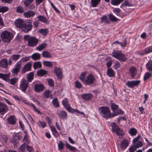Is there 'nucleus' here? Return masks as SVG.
<instances>
[{
    "label": "nucleus",
    "mask_w": 152,
    "mask_h": 152,
    "mask_svg": "<svg viewBox=\"0 0 152 152\" xmlns=\"http://www.w3.org/2000/svg\"><path fill=\"white\" fill-rule=\"evenodd\" d=\"M99 111L101 115L107 119L112 117L111 113L109 107L107 106H102L99 108Z\"/></svg>",
    "instance_id": "f257e3e1"
},
{
    "label": "nucleus",
    "mask_w": 152,
    "mask_h": 152,
    "mask_svg": "<svg viewBox=\"0 0 152 152\" xmlns=\"http://www.w3.org/2000/svg\"><path fill=\"white\" fill-rule=\"evenodd\" d=\"M25 40L28 41L27 45L30 47H33L36 46L38 42V39L35 37L30 35H25L24 37Z\"/></svg>",
    "instance_id": "f03ea898"
},
{
    "label": "nucleus",
    "mask_w": 152,
    "mask_h": 152,
    "mask_svg": "<svg viewBox=\"0 0 152 152\" xmlns=\"http://www.w3.org/2000/svg\"><path fill=\"white\" fill-rule=\"evenodd\" d=\"M0 37L2 41L4 42L7 43H9L13 37L12 34L6 30L1 33Z\"/></svg>",
    "instance_id": "7ed1b4c3"
},
{
    "label": "nucleus",
    "mask_w": 152,
    "mask_h": 152,
    "mask_svg": "<svg viewBox=\"0 0 152 152\" xmlns=\"http://www.w3.org/2000/svg\"><path fill=\"white\" fill-rule=\"evenodd\" d=\"M112 54V56L120 61L125 62L127 60V58L125 56L124 54L120 51L113 50Z\"/></svg>",
    "instance_id": "20e7f679"
},
{
    "label": "nucleus",
    "mask_w": 152,
    "mask_h": 152,
    "mask_svg": "<svg viewBox=\"0 0 152 152\" xmlns=\"http://www.w3.org/2000/svg\"><path fill=\"white\" fill-rule=\"evenodd\" d=\"M29 86V83L26 79L23 78L19 84V89L23 92L26 93Z\"/></svg>",
    "instance_id": "39448f33"
},
{
    "label": "nucleus",
    "mask_w": 152,
    "mask_h": 152,
    "mask_svg": "<svg viewBox=\"0 0 152 152\" xmlns=\"http://www.w3.org/2000/svg\"><path fill=\"white\" fill-rule=\"evenodd\" d=\"M95 80L94 75L92 74H89L86 79L84 84L86 85H91L94 83Z\"/></svg>",
    "instance_id": "423d86ee"
},
{
    "label": "nucleus",
    "mask_w": 152,
    "mask_h": 152,
    "mask_svg": "<svg viewBox=\"0 0 152 152\" xmlns=\"http://www.w3.org/2000/svg\"><path fill=\"white\" fill-rule=\"evenodd\" d=\"M34 0H25L23 2L25 7L27 10H32L35 7V5L32 3Z\"/></svg>",
    "instance_id": "0eeeda50"
},
{
    "label": "nucleus",
    "mask_w": 152,
    "mask_h": 152,
    "mask_svg": "<svg viewBox=\"0 0 152 152\" xmlns=\"http://www.w3.org/2000/svg\"><path fill=\"white\" fill-rule=\"evenodd\" d=\"M32 27L33 26L31 23L27 22L26 23H24L21 28V30L24 33H27L31 30Z\"/></svg>",
    "instance_id": "6e6552de"
},
{
    "label": "nucleus",
    "mask_w": 152,
    "mask_h": 152,
    "mask_svg": "<svg viewBox=\"0 0 152 152\" xmlns=\"http://www.w3.org/2000/svg\"><path fill=\"white\" fill-rule=\"evenodd\" d=\"M112 130L117 135H122V131L118 126L115 123H113L112 125Z\"/></svg>",
    "instance_id": "1a4fd4ad"
},
{
    "label": "nucleus",
    "mask_w": 152,
    "mask_h": 152,
    "mask_svg": "<svg viewBox=\"0 0 152 152\" xmlns=\"http://www.w3.org/2000/svg\"><path fill=\"white\" fill-rule=\"evenodd\" d=\"M140 82V80H133L131 81H128L126 83V85L129 88H132L134 86L139 85Z\"/></svg>",
    "instance_id": "9d476101"
},
{
    "label": "nucleus",
    "mask_w": 152,
    "mask_h": 152,
    "mask_svg": "<svg viewBox=\"0 0 152 152\" xmlns=\"http://www.w3.org/2000/svg\"><path fill=\"white\" fill-rule=\"evenodd\" d=\"M12 71V72L13 75L17 76L21 68V66L19 62H18L15 65Z\"/></svg>",
    "instance_id": "9b49d317"
},
{
    "label": "nucleus",
    "mask_w": 152,
    "mask_h": 152,
    "mask_svg": "<svg viewBox=\"0 0 152 152\" xmlns=\"http://www.w3.org/2000/svg\"><path fill=\"white\" fill-rule=\"evenodd\" d=\"M31 63L29 62L25 64L21 71L22 74H24L26 72L31 70Z\"/></svg>",
    "instance_id": "f8f14e48"
},
{
    "label": "nucleus",
    "mask_w": 152,
    "mask_h": 152,
    "mask_svg": "<svg viewBox=\"0 0 152 152\" xmlns=\"http://www.w3.org/2000/svg\"><path fill=\"white\" fill-rule=\"evenodd\" d=\"M8 109L6 105L0 102V113L1 115L4 114L7 112Z\"/></svg>",
    "instance_id": "ddd939ff"
},
{
    "label": "nucleus",
    "mask_w": 152,
    "mask_h": 152,
    "mask_svg": "<svg viewBox=\"0 0 152 152\" xmlns=\"http://www.w3.org/2000/svg\"><path fill=\"white\" fill-rule=\"evenodd\" d=\"M54 71L58 79H62L63 77L62 72L60 68L55 67Z\"/></svg>",
    "instance_id": "4468645a"
},
{
    "label": "nucleus",
    "mask_w": 152,
    "mask_h": 152,
    "mask_svg": "<svg viewBox=\"0 0 152 152\" xmlns=\"http://www.w3.org/2000/svg\"><path fill=\"white\" fill-rule=\"evenodd\" d=\"M45 87L42 84H35L34 86V89L35 91L39 92L43 91Z\"/></svg>",
    "instance_id": "2eb2a0df"
},
{
    "label": "nucleus",
    "mask_w": 152,
    "mask_h": 152,
    "mask_svg": "<svg viewBox=\"0 0 152 152\" xmlns=\"http://www.w3.org/2000/svg\"><path fill=\"white\" fill-rule=\"evenodd\" d=\"M62 103L64 107L69 112L72 108L70 106L68 99L65 98L62 100Z\"/></svg>",
    "instance_id": "dca6fc26"
},
{
    "label": "nucleus",
    "mask_w": 152,
    "mask_h": 152,
    "mask_svg": "<svg viewBox=\"0 0 152 152\" xmlns=\"http://www.w3.org/2000/svg\"><path fill=\"white\" fill-rule=\"evenodd\" d=\"M0 67L1 68H7L8 67V61L6 58L2 59L0 61Z\"/></svg>",
    "instance_id": "f3484780"
},
{
    "label": "nucleus",
    "mask_w": 152,
    "mask_h": 152,
    "mask_svg": "<svg viewBox=\"0 0 152 152\" xmlns=\"http://www.w3.org/2000/svg\"><path fill=\"white\" fill-rule=\"evenodd\" d=\"M37 18L39 21L43 22L46 24H48L49 23V21L46 18L42 15H39L37 17Z\"/></svg>",
    "instance_id": "a211bd4d"
},
{
    "label": "nucleus",
    "mask_w": 152,
    "mask_h": 152,
    "mask_svg": "<svg viewBox=\"0 0 152 152\" xmlns=\"http://www.w3.org/2000/svg\"><path fill=\"white\" fill-rule=\"evenodd\" d=\"M113 113H111L112 117H113L119 114H123L124 113V111L120 108L115 110L114 111H113Z\"/></svg>",
    "instance_id": "6ab92c4d"
},
{
    "label": "nucleus",
    "mask_w": 152,
    "mask_h": 152,
    "mask_svg": "<svg viewBox=\"0 0 152 152\" xmlns=\"http://www.w3.org/2000/svg\"><path fill=\"white\" fill-rule=\"evenodd\" d=\"M7 120L9 124L14 125L15 124L16 119L14 116L11 115L7 118Z\"/></svg>",
    "instance_id": "aec40b11"
},
{
    "label": "nucleus",
    "mask_w": 152,
    "mask_h": 152,
    "mask_svg": "<svg viewBox=\"0 0 152 152\" xmlns=\"http://www.w3.org/2000/svg\"><path fill=\"white\" fill-rule=\"evenodd\" d=\"M152 52V45L145 48L142 50L140 54L143 55L145 54H148Z\"/></svg>",
    "instance_id": "412c9836"
},
{
    "label": "nucleus",
    "mask_w": 152,
    "mask_h": 152,
    "mask_svg": "<svg viewBox=\"0 0 152 152\" xmlns=\"http://www.w3.org/2000/svg\"><path fill=\"white\" fill-rule=\"evenodd\" d=\"M24 23L23 21L21 19H18L15 21V26L19 28H22Z\"/></svg>",
    "instance_id": "4be33fe9"
},
{
    "label": "nucleus",
    "mask_w": 152,
    "mask_h": 152,
    "mask_svg": "<svg viewBox=\"0 0 152 152\" xmlns=\"http://www.w3.org/2000/svg\"><path fill=\"white\" fill-rule=\"evenodd\" d=\"M35 14V12L32 11H28L24 12L23 14V15L25 17L28 18L34 16Z\"/></svg>",
    "instance_id": "5701e85b"
},
{
    "label": "nucleus",
    "mask_w": 152,
    "mask_h": 152,
    "mask_svg": "<svg viewBox=\"0 0 152 152\" xmlns=\"http://www.w3.org/2000/svg\"><path fill=\"white\" fill-rule=\"evenodd\" d=\"M59 118L63 119H66L67 118V113L64 111L61 110L58 114Z\"/></svg>",
    "instance_id": "b1692460"
},
{
    "label": "nucleus",
    "mask_w": 152,
    "mask_h": 152,
    "mask_svg": "<svg viewBox=\"0 0 152 152\" xmlns=\"http://www.w3.org/2000/svg\"><path fill=\"white\" fill-rule=\"evenodd\" d=\"M48 73V71L43 69H41L38 70L37 72V75L38 76L42 77L46 75Z\"/></svg>",
    "instance_id": "393cba45"
},
{
    "label": "nucleus",
    "mask_w": 152,
    "mask_h": 152,
    "mask_svg": "<svg viewBox=\"0 0 152 152\" xmlns=\"http://www.w3.org/2000/svg\"><path fill=\"white\" fill-rule=\"evenodd\" d=\"M0 78L7 82H8L10 81L9 75L8 74L0 73Z\"/></svg>",
    "instance_id": "a878e982"
},
{
    "label": "nucleus",
    "mask_w": 152,
    "mask_h": 152,
    "mask_svg": "<svg viewBox=\"0 0 152 152\" xmlns=\"http://www.w3.org/2000/svg\"><path fill=\"white\" fill-rule=\"evenodd\" d=\"M107 75L109 77H113L115 75V72L112 68H108L107 71Z\"/></svg>",
    "instance_id": "bb28decb"
},
{
    "label": "nucleus",
    "mask_w": 152,
    "mask_h": 152,
    "mask_svg": "<svg viewBox=\"0 0 152 152\" xmlns=\"http://www.w3.org/2000/svg\"><path fill=\"white\" fill-rule=\"evenodd\" d=\"M129 145L128 142L127 140L124 139L123 140L121 143V146L122 149H125Z\"/></svg>",
    "instance_id": "cd10ccee"
},
{
    "label": "nucleus",
    "mask_w": 152,
    "mask_h": 152,
    "mask_svg": "<svg viewBox=\"0 0 152 152\" xmlns=\"http://www.w3.org/2000/svg\"><path fill=\"white\" fill-rule=\"evenodd\" d=\"M10 142L12 143H13L14 147L16 148L18 147L19 145L18 142L17 141V139L15 137V135H13L12 137V138L11 139Z\"/></svg>",
    "instance_id": "c85d7f7f"
},
{
    "label": "nucleus",
    "mask_w": 152,
    "mask_h": 152,
    "mask_svg": "<svg viewBox=\"0 0 152 152\" xmlns=\"http://www.w3.org/2000/svg\"><path fill=\"white\" fill-rule=\"evenodd\" d=\"M82 97L85 100H88L92 99V95L90 94H84L82 95Z\"/></svg>",
    "instance_id": "c756f323"
},
{
    "label": "nucleus",
    "mask_w": 152,
    "mask_h": 152,
    "mask_svg": "<svg viewBox=\"0 0 152 152\" xmlns=\"http://www.w3.org/2000/svg\"><path fill=\"white\" fill-rule=\"evenodd\" d=\"M87 74V72H82L79 77V79L83 83H85L86 80V77Z\"/></svg>",
    "instance_id": "7c9ffc66"
},
{
    "label": "nucleus",
    "mask_w": 152,
    "mask_h": 152,
    "mask_svg": "<svg viewBox=\"0 0 152 152\" xmlns=\"http://www.w3.org/2000/svg\"><path fill=\"white\" fill-rule=\"evenodd\" d=\"M34 77V72H31L29 73L27 76V81H28V82H31L32 80L33 79Z\"/></svg>",
    "instance_id": "2f4dec72"
},
{
    "label": "nucleus",
    "mask_w": 152,
    "mask_h": 152,
    "mask_svg": "<svg viewBox=\"0 0 152 152\" xmlns=\"http://www.w3.org/2000/svg\"><path fill=\"white\" fill-rule=\"evenodd\" d=\"M65 143L66 147L70 151H74L77 150V149L75 147L71 145L66 141L65 142Z\"/></svg>",
    "instance_id": "473e14b6"
},
{
    "label": "nucleus",
    "mask_w": 152,
    "mask_h": 152,
    "mask_svg": "<svg viewBox=\"0 0 152 152\" xmlns=\"http://www.w3.org/2000/svg\"><path fill=\"white\" fill-rule=\"evenodd\" d=\"M52 104L55 108H58L59 107V104L58 102V100L57 98L54 99L52 101Z\"/></svg>",
    "instance_id": "72a5a7b5"
},
{
    "label": "nucleus",
    "mask_w": 152,
    "mask_h": 152,
    "mask_svg": "<svg viewBox=\"0 0 152 152\" xmlns=\"http://www.w3.org/2000/svg\"><path fill=\"white\" fill-rule=\"evenodd\" d=\"M136 69L134 67H132L129 69V72L131 74V77H134L136 74Z\"/></svg>",
    "instance_id": "f704fd0d"
},
{
    "label": "nucleus",
    "mask_w": 152,
    "mask_h": 152,
    "mask_svg": "<svg viewBox=\"0 0 152 152\" xmlns=\"http://www.w3.org/2000/svg\"><path fill=\"white\" fill-rule=\"evenodd\" d=\"M47 45V44L46 43H43L37 47L36 49L39 51H41L45 48Z\"/></svg>",
    "instance_id": "c9c22d12"
},
{
    "label": "nucleus",
    "mask_w": 152,
    "mask_h": 152,
    "mask_svg": "<svg viewBox=\"0 0 152 152\" xmlns=\"http://www.w3.org/2000/svg\"><path fill=\"white\" fill-rule=\"evenodd\" d=\"M101 1V0H91V6L93 7H96Z\"/></svg>",
    "instance_id": "e433bc0d"
},
{
    "label": "nucleus",
    "mask_w": 152,
    "mask_h": 152,
    "mask_svg": "<svg viewBox=\"0 0 152 152\" xmlns=\"http://www.w3.org/2000/svg\"><path fill=\"white\" fill-rule=\"evenodd\" d=\"M124 0H111V3L112 5H117L122 2Z\"/></svg>",
    "instance_id": "4c0bfd02"
},
{
    "label": "nucleus",
    "mask_w": 152,
    "mask_h": 152,
    "mask_svg": "<svg viewBox=\"0 0 152 152\" xmlns=\"http://www.w3.org/2000/svg\"><path fill=\"white\" fill-rule=\"evenodd\" d=\"M42 67V65L40 61L35 62L34 63L33 67L34 69L41 68Z\"/></svg>",
    "instance_id": "58836bf2"
},
{
    "label": "nucleus",
    "mask_w": 152,
    "mask_h": 152,
    "mask_svg": "<svg viewBox=\"0 0 152 152\" xmlns=\"http://www.w3.org/2000/svg\"><path fill=\"white\" fill-rule=\"evenodd\" d=\"M101 23H104L106 24L109 23L110 22L107 19V17L106 16L104 15L101 18Z\"/></svg>",
    "instance_id": "ea45409f"
},
{
    "label": "nucleus",
    "mask_w": 152,
    "mask_h": 152,
    "mask_svg": "<svg viewBox=\"0 0 152 152\" xmlns=\"http://www.w3.org/2000/svg\"><path fill=\"white\" fill-rule=\"evenodd\" d=\"M9 8L7 6H2L0 5V12L4 13L8 11Z\"/></svg>",
    "instance_id": "a19ab883"
},
{
    "label": "nucleus",
    "mask_w": 152,
    "mask_h": 152,
    "mask_svg": "<svg viewBox=\"0 0 152 152\" xmlns=\"http://www.w3.org/2000/svg\"><path fill=\"white\" fill-rule=\"evenodd\" d=\"M111 109L112 111H114L115 110L118 109L119 106L114 103H111L110 105Z\"/></svg>",
    "instance_id": "79ce46f5"
},
{
    "label": "nucleus",
    "mask_w": 152,
    "mask_h": 152,
    "mask_svg": "<svg viewBox=\"0 0 152 152\" xmlns=\"http://www.w3.org/2000/svg\"><path fill=\"white\" fill-rule=\"evenodd\" d=\"M21 55L20 54H15L12 55L10 56V58L14 61H17L20 57Z\"/></svg>",
    "instance_id": "37998d69"
},
{
    "label": "nucleus",
    "mask_w": 152,
    "mask_h": 152,
    "mask_svg": "<svg viewBox=\"0 0 152 152\" xmlns=\"http://www.w3.org/2000/svg\"><path fill=\"white\" fill-rule=\"evenodd\" d=\"M42 55L45 58H49L51 57V54L48 52L46 51H43Z\"/></svg>",
    "instance_id": "c03bdc74"
},
{
    "label": "nucleus",
    "mask_w": 152,
    "mask_h": 152,
    "mask_svg": "<svg viewBox=\"0 0 152 152\" xmlns=\"http://www.w3.org/2000/svg\"><path fill=\"white\" fill-rule=\"evenodd\" d=\"M23 142L24 144L27 145L30 143V141L28 139V135L27 134H26L23 137Z\"/></svg>",
    "instance_id": "a18cd8bd"
},
{
    "label": "nucleus",
    "mask_w": 152,
    "mask_h": 152,
    "mask_svg": "<svg viewBox=\"0 0 152 152\" xmlns=\"http://www.w3.org/2000/svg\"><path fill=\"white\" fill-rule=\"evenodd\" d=\"M32 58L34 60H36L39 59L40 55L38 53H35L33 54L31 56Z\"/></svg>",
    "instance_id": "49530a36"
},
{
    "label": "nucleus",
    "mask_w": 152,
    "mask_h": 152,
    "mask_svg": "<svg viewBox=\"0 0 152 152\" xmlns=\"http://www.w3.org/2000/svg\"><path fill=\"white\" fill-rule=\"evenodd\" d=\"M129 133L132 136H134L137 133V130L135 128H132L129 130Z\"/></svg>",
    "instance_id": "de8ad7c7"
},
{
    "label": "nucleus",
    "mask_w": 152,
    "mask_h": 152,
    "mask_svg": "<svg viewBox=\"0 0 152 152\" xmlns=\"http://www.w3.org/2000/svg\"><path fill=\"white\" fill-rule=\"evenodd\" d=\"M39 32L44 36H46L48 33V31L47 29H41L39 30Z\"/></svg>",
    "instance_id": "09e8293b"
},
{
    "label": "nucleus",
    "mask_w": 152,
    "mask_h": 152,
    "mask_svg": "<svg viewBox=\"0 0 152 152\" xmlns=\"http://www.w3.org/2000/svg\"><path fill=\"white\" fill-rule=\"evenodd\" d=\"M16 11L20 13H22L24 12V9L21 6L16 7Z\"/></svg>",
    "instance_id": "8fccbe9b"
},
{
    "label": "nucleus",
    "mask_w": 152,
    "mask_h": 152,
    "mask_svg": "<svg viewBox=\"0 0 152 152\" xmlns=\"http://www.w3.org/2000/svg\"><path fill=\"white\" fill-rule=\"evenodd\" d=\"M64 148V144L61 141H59L58 144V148L59 151H61Z\"/></svg>",
    "instance_id": "3c124183"
},
{
    "label": "nucleus",
    "mask_w": 152,
    "mask_h": 152,
    "mask_svg": "<svg viewBox=\"0 0 152 152\" xmlns=\"http://www.w3.org/2000/svg\"><path fill=\"white\" fill-rule=\"evenodd\" d=\"M43 64L44 66L48 67H52L53 66L52 62L49 61H43Z\"/></svg>",
    "instance_id": "603ef678"
},
{
    "label": "nucleus",
    "mask_w": 152,
    "mask_h": 152,
    "mask_svg": "<svg viewBox=\"0 0 152 152\" xmlns=\"http://www.w3.org/2000/svg\"><path fill=\"white\" fill-rule=\"evenodd\" d=\"M26 148V145L24 144H23L20 145L18 148L19 151L20 152H24Z\"/></svg>",
    "instance_id": "864d4df0"
},
{
    "label": "nucleus",
    "mask_w": 152,
    "mask_h": 152,
    "mask_svg": "<svg viewBox=\"0 0 152 152\" xmlns=\"http://www.w3.org/2000/svg\"><path fill=\"white\" fill-rule=\"evenodd\" d=\"M110 20L112 21H117L118 19L112 14H110L109 16Z\"/></svg>",
    "instance_id": "5fc2aeb1"
},
{
    "label": "nucleus",
    "mask_w": 152,
    "mask_h": 152,
    "mask_svg": "<svg viewBox=\"0 0 152 152\" xmlns=\"http://www.w3.org/2000/svg\"><path fill=\"white\" fill-rule=\"evenodd\" d=\"M75 86L77 88L80 89L82 88V85L81 83L77 80L76 81L75 83Z\"/></svg>",
    "instance_id": "6e6d98bb"
},
{
    "label": "nucleus",
    "mask_w": 152,
    "mask_h": 152,
    "mask_svg": "<svg viewBox=\"0 0 152 152\" xmlns=\"http://www.w3.org/2000/svg\"><path fill=\"white\" fill-rule=\"evenodd\" d=\"M18 78L14 77L13 78L10 79V84L12 85H14L18 81Z\"/></svg>",
    "instance_id": "4d7b16f0"
},
{
    "label": "nucleus",
    "mask_w": 152,
    "mask_h": 152,
    "mask_svg": "<svg viewBox=\"0 0 152 152\" xmlns=\"http://www.w3.org/2000/svg\"><path fill=\"white\" fill-rule=\"evenodd\" d=\"M50 93V90H47L44 91L43 93L44 96L45 98H48L49 97V95Z\"/></svg>",
    "instance_id": "13d9d810"
},
{
    "label": "nucleus",
    "mask_w": 152,
    "mask_h": 152,
    "mask_svg": "<svg viewBox=\"0 0 152 152\" xmlns=\"http://www.w3.org/2000/svg\"><path fill=\"white\" fill-rule=\"evenodd\" d=\"M134 145L137 148H138L142 146V143L141 141H138L137 142L134 143Z\"/></svg>",
    "instance_id": "bf43d9fd"
},
{
    "label": "nucleus",
    "mask_w": 152,
    "mask_h": 152,
    "mask_svg": "<svg viewBox=\"0 0 152 152\" xmlns=\"http://www.w3.org/2000/svg\"><path fill=\"white\" fill-rule=\"evenodd\" d=\"M38 125L40 127H41L42 128H44L46 126L45 122L40 121H38Z\"/></svg>",
    "instance_id": "052dcab7"
},
{
    "label": "nucleus",
    "mask_w": 152,
    "mask_h": 152,
    "mask_svg": "<svg viewBox=\"0 0 152 152\" xmlns=\"http://www.w3.org/2000/svg\"><path fill=\"white\" fill-rule=\"evenodd\" d=\"M151 75V73L149 72H146L145 73L144 75V80H145L150 77Z\"/></svg>",
    "instance_id": "680f3d73"
},
{
    "label": "nucleus",
    "mask_w": 152,
    "mask_h": 152,
    "mask_svg": "<svg viewBox=\"0 0 152 152\" xmlns=\"http://www.w3.org/2000/svg\"><path fill=\"white\" fill-rule=\"evenodd\" d=\"M120 66V63L117 61H116L114 65L113 66V68L115 69L119 68Z\"/></svg>",
    "instance_id": "e2e57ef3"
},
{
    "label": "nucleus",
    "mask_w": 152,
    "mask_h": 152,
    "mask_svg": "<svg viewBox=\"0 0 152 152\" xmlns=\"http://www.w3.org/2000/svg\"><path fill=\"white\" fill-rule=\"evenodd\" d=\"M26 148L27 150L29 152H32L34 150L33 146H31L27 145Z\"/></svg>",
    "instance_id": "0e129e2a"
},
{
    "label": "nucleus",
    "mask_w": 152,
    "mask_h": 152,
    "mask_svg": "<svg viewBox=\"0 0 152 152\" xmlns=\"http://www.w3.org/2000/svg\"><path fill=\"white\" fill-rule=\"evenodd\" d=\"M48 82L49 85L50 87H52L54 85V82L52 79H49L48 80Z\"/></svg>",
    "instance_id": "69168bd1"
},
{
    "label": "nucleus",
    "mask_w": 152,
    "mask_h": 152,
    "mask_svg": "<svg viewBox=\"0 0 152 152\" xmlns=\"http://www.w3.org/2000/svg\"><path fill=\"white\" fill-rule=\"evenodd\" d=\"M51 5L52 7L54 9V10L58 14H60V12L59 10L53 4V3H51Z\"/></svg>",
    "instance_id": "338daca9"
},
{
    "label": "nucleus",
    "mask_w": 152,
    "mask_h": 152,
    "mask_svg": "<svg viewBox=\"0 0 152 152\" xmlns=\"http://www.w3.org/2000/svg\"><path fill=\"white\" fill-rule=\"evenodd\" d=\"M112 64V61L111 60L108 61L106 63V65L107 67L108 68H109L111 66Z\"/></svg>",
    "instance_id": "774afa93"
}]
</instances>
